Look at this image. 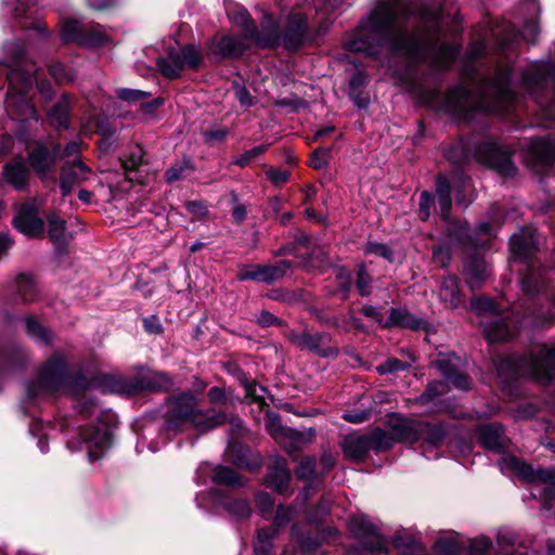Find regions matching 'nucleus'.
Returning a JSON list of instances; mask_svg holds the SVG:
<instances>
[{"mask_svg":"<svg viewBox=\"0 0 555 555\" xmlns=\"http://www.w3.org/2000/svg\"><path fill=\"white\" fill-rule=\"evenodd\" d=\"M365 436L369 439L370 450L382 451L391 446L390 437L382 429H375L372 434Z\"/></svg>","mask_w":555,"mask_h":555,"instance_id":"obj_45","label":"nucleus"},{"mask_svg":"<svg viewBox=\"0 0 555 555\" xmlns=\"http://www.w3.org/2000/svg\"><path fill=\"white\" fill-rule=\"evenodd\" d=\"M13 223L20 232L31 237L42 234L44 229L35 202L22 204L16 210Z\"/></svg>","mask_w":555,"mask_h":555,"instance_id":"obj_14","label":"nucleus"},{"mask_svg":"<svg viewBox=\"0 0 555 555\" xmlns=\"http://www.w3.org/2000/svg\"><path fill=\"white\" fill-rule=\"evenodd\" d=\"M406 367H408L406 363H403V362L399 361L398 359L391 358V359H388L387 361H385L384 363L379 364L376 367V371L379 374H390V373H393L397 371L405 370Z\"/></svg>","mask_w":555,"mask_h":555,"instance_id":"obj_60","label":"nucleus"},{"mask_svg":"<svg viewBox=\"0 0 555 555\" xmlns=\"http://www.w3.org/2000/svg\"><path fill=\"white\" fill-rule=\"evenodd\" d=\"M477 160L500 175L509 177L516 171L511 152L496 141H486L476 150Z\"/></svg>","mask_w":555,"mask_h":555,"instance_id":"obj_10","label":"nucleus"},{"mask_svg":"<svg viewBox=\"0 0 555 555\" xmlns=\"http://www.w3.org/2000/svg\"><path fill=\"white\" fill-rule=\"evenodd\" d=\"M4 51L9 55V63L14 68L8 74L9 90L5 98V108L12 117L23 119L34 118L35 107L27 96V92L37 82L33 69H22L21 64L24 57V47L18 41H11L4 44Z\"/></svg>","mask_w":555,"mask_h":555,"instance_id":"obj_3","label":"nucleus"},{"mask_svg":"<svg viewBox=\"0 0 555 555\" xmlns=\"http://www.w3.org/2000/svg\"><path fill=\"white\" fill-rule=\"evenodd\" d=\"M364 251H365V254L378 255L385 259L391 258L390 248L387 245L380 244V243H373V242L367 243L364 248Z\"/></svg>","mask_w":555,"mask_h":555,"instance_id":"obj_63","label":"nucleus"},{"mask_svg":"<svg viewBox=\"0 0 555 555\" xmlns=\"http://www.w3.org/2000/svg\"><path fill=\"white\" fill-rule=\"evenodd\" d=\"M267 151V145H258L253 147L251 150L246 151L238 157H236L232 163L240 167L248 166L254 159L262 155Z\"/></svg>","mask_w":555,"mask_h":555,"instance_id":"obj_49","label":"nucleus"},{"mask_svg":"<svg viewBox=\"0 0 555 555\" xmlns=\"http://www.w3.org/2000/svg\"><path fill=\"white\" fill-rule=\"evenodd\" d=\"M427 428L428 424L404 418L393 426V433L401 441L415 442Z\"/></svg>","mask_w":555,"mask_h":555,"instance_id":"obj_28","label":"nucleus"},{"mask_svg":"<svg viewBox=\"0 0 555 555\" xmlns=\"http://www.w3.org/2000/svg\"><path fill=\"white\" fill-rule=\"evenodd\" d=\"M27 335L38 344H48L51 340V333L44 328L35 319L28 317L25 319Z\"/></svg>","mask_w":555,"mask_h":555,"instance_id":"obj_42","label":"nucleus"},{"mask_svg":"<svg viewBox=\"0 0 555 555\" xmlns=\"http://www.w3.org/2000/svg\"><path fill=\"white\" fill-rule=\"evenodd\" d=\"M178 53L180 54L183 62V68L186 66L195 68L201 63V55L196 48L193 46H185Z\"/></svg>","mask_w":555,"mask_h":555,"instance_id":"obj_48","label":"nucleus"},{"mask_svg":"<svg viewBox=\"0 0 555 555\" xmlns=\"http://www.w3.org/2000/svg\"><path fill=\"white\" fill-rule=\"evenodd\" d=\"M208 477L215 483L233 487L242 485L240 476L233 469L224 466L214 467L209 463H202L196 470V482L203 485Z\"/></svg>","mask_w":555,"mask_h":555,"instance_id":"obj_17","label":"nucleus"},{"mask_svg":"<svg viewBox=\"0 0 555 555\" xmlns=\"http://www.w3.org/2000/svg\"><path fill=\"white\" fill-rule=\"evenodd\" d=\"M371 283L372 279L366 273V269L364 264H361L358 270V278L356 281V286L361 296H369L371 294Z\"/></svg>","mask_w":555,"mask_h":555,"instance_id":"obj_50","label":"nucleus"},{"mask_svg":"<svg viewBox=\"0 0 555 555\" xmlns=\"http://www.w3.org/2000/svg\"><path fill=\"white\" fill-rule=\"evenodd\" d=\"M421 320L415 319L404 309H391L388 319L384 323V327L400 326L410 328H420Z\"/></svg>","mask_w":555,"mask_h":555,"instance_id":"obj_35","label":"nucleus"},{"mask_svg":"<svg viewBox=\"0 0 555 555\" xmlns=\"http://www.w3.org/2000/svg\"><path fill=\"white\" fill-rule=\"evenodd\" d=\"M511 79V70L501 68L491 81L481 86L478 94L473 93L467 86H457L448 92L446 107L451 113L465 117L475 111L507 114L515 101Z\"/></svg>","mask_w":555,"mask_h":555,"instance_id":"obj_2","label":"nucleus"},{"mask_svg":"<svg viewBox=\"0 0 555 555\" xmlns=\"http://www.w3.org/2000/svg\"><path fill=\"white\" fill-rule=\"evenodd\" d=\"M520 35L527 42L534 43L539 35L538 22L534 18L526 21Z\"/></svg>","mask_w":555,"mask_h":555,"instance_id":"obj_56","label":"nucleus"},{"mask_svg":"<svg viewBox=\"0 0 555 555\" xmlns=\"http://www.w3.org/2000/svg\"><path fill=\"white\" fill-rule=\"evenodd\" d=\"M117 96L126 102H138L150 95V93L138 90V89H128V88H119L116 90Z\"/></svg>","mask_w":555,"mask_h":555,"instance_id":"obj_54","label":"nucleus"},{"mask_svg":"<svg viewBox=\"0 0 555 555\" xmlns=\"http://www.w3.org/2000/svg\"><path fill=\"white\" fill-rule=\"evenodd\" d=\"M3 176L5 181L15 190L22 191L28 185L29 172L22 158L7 164Z\"/></svg>","mask_w":555,"mask_h":555,"instance_id":"obj_26","label":"nucleus"},{"mask_svg":"<svg viewBox=\"0 0 555 555\" xmlns=\"http://www.w3.org/2000/svg\"><path fill=\"white\" fill-rule=\"evenodd\" d=\"M225 422L223 413L198 408V399L191 392H181L167 399L166 427L170 430L191 426L198 433L214 429Z\"/></svg>","mask_w":555,"mask_h":555,"instance_id":"obj_4","label":"nucleus"},{"mask_svg":"<svg viewBox=\"0 0 555 555\" xmlns=\"http://www.w3.org/2000/svg\"><path fill=\"white\" fill-rule=\"evenodd\" d=\"M537 231L530 227L522 228L519 233L513 234L509 240L511 251L519 259L527 258L537 249Z\"/></svg>","mask_w":555,"mask_h":555,"instance_id":"obj_20","label":"nucleus"},{"mask_svg":"<svg viewBox=\"0 0 555 555\" xmlns=\"http://www.w3.org/2000/svg\"><path fill=\"white\" fill-rule=\"evenodd\" d=\"M262 266H243L238 271L240 281L261 282Z\"/></svg>","mask_w":555,"mask_h":555,"instance_id":"obj_53","label":"nucleus"},{"mask_svg":"<svg viewBox=\"0 0 555 555\" xmlns=\"http://www.w3.org/2000/svg\"><path fill=\"white\" fill-rule=\"evenodd\" d=\"M478 437L487 449L500 451L504 447L503 428L500 424H486L478 428Z\"/></svg>","mask_w":555,"mask_h":555,"instance_id":"obj_29","label":"nucleus"},{"mask_svg":"<svg viewBox=\"0 0 555 555\" xmlns=\"http://www.w3.org/2000/svg\"><path fill=\"white\" fill-rule=\"evenodd\" d=\"M371 413V409L360 411H348L343 414V418L352 424H361L369 420Z\"/></svg>","mask_w":555,"mask_h":555,"instance_id":"obj_61","label":"nucleus"},{"mask_svg":"<svg viewBox=\"0 0 555 555\" xmlns=\"http://www.w3.org/2000/svg\"><path fill=\"white\" fill-rule=\"evenodd\" d=\"M79 438L80 448L87 450L90 461H95L111 447L112 431L106 423L100 421L96 425L82 427Z\"/></svg>","mask_w":555,"mask_h":555,"instance_id":"obj_12","label":"nucleus"},{"mask_svg":"<svg viewBox=\"0 0 555 555\" xmlns=\"http://www.w3.org/2000/svg\"><path fill=\"white\" fill-rule=\"evenodd\" d=\"M439 298L446 307L455 309L464 302V296L459 287V280L455 276L443 279L439 288Z\"/></svg>","mask_w":555,"mask_h":555,"instance_id":"obj_27","label":"nucleus"},{"mask_svg":"<svg viewBox=\"0 0 555 555\" xmlns=\"http://www.w3.org/2000/svg\"><path fill=\"white\" fill-rule=\"evenodd\" d=\"M192 170V164L189 159H183L180 163L172 165L166 171V180L168 182H175L183 179Z\"/></svg>","mask_w":555,"mask_h":555,"instance_id":"obj_44","label":"nucleus"},{"mask_svg":"<svg viewBox=\"0 0 555 555\" xmlns=\"http://www.w3.org/2000/svg\"><path fill=\"white\" fill-rule=\"evenodd\" d=\"M67 377V366L62 354L56 353L41 367L38 379L27 386L26 400L59 390Z\"/></svg>","mask_w":555,"mask_h":555,"instance_id":"obj_8","label":"nucleus"},{"mask_svg":"<svg viewBox=\"0 0 555 555\" xmlns=\"http://www.w3.org/2000/svg\"><path fill=\"white\" fill-rule=\"evenodd\" d=\"M330 158V150L317 149L311 156L310 164L313 168L320 169L324 167Z\"/></svg>","mask_w":555,"mask_h":555,"instance_id":"obj_62","label":"nucleus"},{"mask_svg":"<svg viewBox=\"0 0 555 555\" xmlns=\"http://www.w3.org/2000/svg\"><path fill=\"white\" fill-rule=\"evenodd\" d=\"M472 310L478 315L487 318L481 321L485 334L489 341H505L514 336L516 322L509 320V314L501 317L495 302L488 297H476L472 300Z\"/></svg>","mask_w":555,"mask_h":555,"instance_id":"obj_6","label":"nucleus"},{"mask_svg":"<svg viewBox=\"0 0 555 555\" xmlns=\"http://www.w3.org/2000/svg\"><path fill=\"white\" fill-rule=\"evenodd\" d=\"M50 74L57 83H65L74 79L72 72L60 63L50 66Z\"/></svg>","mask_w":555,"mask_h":555,"instance_id":"obj_55","label":"nucleus"},{"mask_svg":"<svg viewBox=\"0 0 555 555\" xmlns=\"http://www.w3.org/2000/svg\"><path fill=\"white\" fill-rule=\"evenodd\" d=\"M157 66L163 76L175 79L181 75L183 70V62L179 53L169 52L166 56H162L157 61Z\"/></svg>","mask_w":555,"mask_h":555,"instance_id":"obj_32","label":"nucleus"},{"mask_svg":"<svg viewBox=\"0 0 555 555\" xmlns=\"http://www.w3.org/2000/svg\"><path fill=\"white\" fill-rule=\"evenodd\" d=\"M349 529L352 534L362 540L363 547L369 550L371 553H382L387 550V539L384 537L380 529L374 525L367 516H352L349 519Z\"/></svg>","mask_w":555,"mask_h":555,"instance_id":"obj_11","label":"nucleus"},{"mask_svg":"<svg viewBox=\"0 0 555 555\" xmlns=\"http://www.w3.org/2000/svg\"><path fill=\"white\" fill-rule=\"evenodd\" d=\"M308 39L307 17L299 12L292 13L288 16L285 31L283 35V44L287 50H296Z\"/></svg>","mask_w":555,"mask_h":555,"instance_id":"obj_16","label":"nucleus"},{"mask_svg":"<svg viewBox=\"0 0 555 555\" xmlns=\"http://www.w3.org/2000/svg\"><path fill=\"white\" fill-rule=\"evenodd\" d=\"M268 430L274 439H281L283 437L289 438L293 442L299 443L302 440V435L296 430L291 428H285L282 426L279 417L276 415H272L269 418Z\"/></svg>","mask_w":555,"mask_h":555,"instance_id":"obj_38","label":"nucleus"},{"mask_svg":"<svg viewBox=\"0 0 555 555\" xmlns=\"http://www.w3.org/2000/svg\"><path fill=\"white\" fill-rule=\"evenodd\" d=\"M447 392V385L443 382L436 380L428 384L425 392L417 399L422 404L431 401L435 397L441 396Z\"/></svg>","mask_w":555,"mask_h":555,"instance_id":"obj_47","label":"nucleus"},{"mask_svg":"<svg viewBox=\"0 0 555 555\" xmlns=\"http://www.w3.org/2000/svg\"><path fill=\"white\" fill-rule=\"evenodd\" d=\"M227 456L230 461H232L237 467L246 468V469H255L259 466V461L254 460L250 461L248 459V450L238 446L237 443L231 441L227 448Z\"/></svg>","mask_w":555,"mask_h":555,"instance_id":"obj_33","label":"nucleus"},{"mask_svg":"<svg viewBox=\"0 0 555 555\" xmlns=\"http://www.w3.org/2000/svg\"><path fill=\"white\" fill-rule=\"evenodd\" d=\"M315 459L305 457L297 466L295 474L299 479L308 480L314 474Z\"/></svg>","mask_w":555,"mask_h":555,"instance_id":"obj_51","label":"nucleus"},{"mask_svg":"<svg viewBox=\"0 0 555 555\" xmlns=\"http://www.w3.org/2000/svg\"><path fill=\"white\" fill-rule=\"evenodd\" d=\"M90 169L79 158L66 163L62 168L60 188L62 195L67 196L75 185L88 179Z\"/></svg>","mask_w":555,"mask_h":555,"instance_id":"obj_19","label":"nucleus"},{"mask_svg":"<svg viewBox=\"0 0 555 555\" xmlns=\"http://www.w3.org/2000/svg\"><path fill=\"white\" fill-rule=\"evenodd\" d=\"M524 157L531 165L547 166L555 159V138H530L521 143Z\"/></svg>","mask_w":555,"mask_h":555,"instance_id":"obj_13","label":"nucleus"},{"mask_svg":"<svg viewBox=\"0 0 555 555\" xmlns=\"http://www.w3.org/2000/svg\"><path fill=\"white\" fill-rule=\"evenodd\" d=\"M344 453L354 461H362L370 451L369 439L365 435H350L344 440Z\"/></svg>","mask_w":555,"mask_h":555,"instance_id":"obj_30","label":"nucleus"},{"mask_svg":"<svg viewBox=\"0 0 555 555\" xmlns=\"http://www.w3.org/2000/svg\"><path fill=\"white\" fill-rule=\"evenodd\" d=\"M246 397L251 401L262 403L264 401L266 388L253 382L244 383Z\"/></svg>","mask_w":555,"mask_h":555,"instance_id":"obj_52","label":"nucleus"},{"mask_svg":"<svg viewBox=\"0 0 555 555\" xmlns=\"http://www.w3.org/2000/svg\"><path fill=\"white\" fill-rule=\"evenodd\" d=\"M491 546V541L486 537H479L470 541V555H486Z\"/></svg>","mask_w":555,"mask_h":555,"instance_id":"obj_59","label":"nucleus"},{"mask_svg":"<svg viewBox=\"0 0 555 555\" xmlns=\"http://www.w3.org/2000/svg\"><path fill=\"white\" fill-rule=\"evenodd\" d=\"M228 16L233 24L241 26L245 35L258 48H275L281 42V33L279 23L272 14H264L261 23V30L258 31L248 12L244 8L228 10Z\"/></svg>","mask_w":555,"mask_h":555,"instance_id":"obj_7","label":"nucleus"},{"mask_svg":"<svg viewBox=\"0 0 555 555\" xmlns=\"http://www.w3.org/2000/svg\"><path fill=\"white\" fill-rule=\"evenodd\" d=\"M289 480L291 473L286 460L281 456H274L268 473L269 486L282 493L287 489Z\"/></svg>","mask_w":555,"mask_h":555,"instance_id":"obj_22","label":"nucleus"},{"mask_svg":"<svg viewBox=\"0 0 555 555\" xmlns=\"http://www.w3.org/2000/svg\"><path fill=\"white\" fill-rule=\"evenodd\" d=\"M496 371L503 382L528 375L537 383L548 384L555 377V344L543 346L537 353L526 357H504L499 360Z\"/></svg>","mask_w":555,"mask_h":555,"instance_id":"obj_5","label":"nucleus"},{"mask_svg":"<svg viewBox=\"0 0 555 555\" xmlns=\"http://www.w3.org/2000/svg\"><path fill=\"white\" fill-rule=\"evenodd\" d=\"M61 36L65 42H78L87 46H101L105 41L100 31H93L90 36H87L85 26L75 18L63 21Z\"/></svg>","mask_w":555,"mask_h":555,"instance_id":"obj_15","label":"nucleus"},{"mask_svg":"<svg viewBox=\"0 0 555 555\" xmlns=\"http://www.w3.org/2000/svg\"><path fill=\"white\" fill-rule=\"evenodd\" d=\"M434 547L441 555H459L461 550L460 543L454 537L440 538Z\"/></svg>","mask_w":555,"mask_h":555,"instance_id":"obj_43","label":"nucleus"},{"mask_svg":"<svg viewBox=\"0 0 555 555\" xmlns=\"http://www.w3.org/2000/svg\"><path fill=\"white\" fill-rule=\"evenodd\" d=\"M275 535L274 529H259L254 544L255 555H269L272 550V539Z\"/></svg>","mask_w":555,"mask_h":555,"instance_id":"obj_41","label":"nucleus"},{"mask_svg":"<svg viewBox=\"0 0 555 555\" xmlns=\"http://www.w3.org/2000/svg\"><path fill=\"white\" fill-rule=\"evenodd\" d=\"M291 267L292 263L288 260H281L274 264L262 266L261 282L270 284L282 279Z\"/></svg>","mask_w":555,"mask_h":555,"instance_id":"obj_39","label":"nucleus"},{"mask_svg":"<svg viewBox=\"0 0 555 555\" xmlns=\"http://www.w3.org/2000/svg\"><path fill=\"white\" fill-rule=\"evenodd\" d=\"M502 470H513L529 482L543 481V508L551 509V501L555 500V469L534 470L530 465L514 456H504L500 461Z\"/></svg>","mask_w":555,"mask_h":555,"instance_id":"obj_9","label":"nucleus"},{"mask_svg":"<svg viewBox=\"0 0 555 555\" xmlns=\"http://www.w3.org/2000/svg\"><path fill=\"white\" fill-rule=\"evenodd\" d=\"M436 193L442 219H448L451 209V184L444 176L437 177Z\"/></svg>","mask_w":555,"mask_h":555,"instance_id":"obj_36","label":"nucleus"},{"mask_svg":"<svg viewBox=\"0 0 555 555\" xmlns=\"http://www.w3.org/2000/svg\"><path fill=\"white\" fill-rule=\"evenodd\" d=\"M434 202H435V198L430 192H428V191L422 192L421 197H420V216H421L422 220H427L429 218L430 209H431V206L434 205Z\"/></svg>","mask_w":555,"mask_h":555,"instance_id":"obj_58","label":"nucleus"},{"mask_svg":"<svg viewBox=\"0 0 555 555\" xmlns=\"http://www.w3.org/2000/svg\"><path fill=\"white\" fill-rule=\"evenodd\" d=\"M464 272L467 283L473 289L479 287L490 274L485 259L478 256L466 260Z\"/></svg>","mask_w":555,"mask_h":555,"instance_id":"obj_25","label":"nucleus"},{"mask_svg":"<svg viewBox=\"0 0 555 555\" xmlns=\"http://www.w3.org/2000/svg\"><path fill=\"white\" fill-rule=\"evenodd\" d=\"M69 109L68 98L64 95L48 112V121L54 128H67L69 124Z\"/></svg>","mask_w":555,"mask_h":555,"instance_id":"obj_31","label":"nucleus"},{"mask_svg":"<svg viewBox=\"0 0 555 555\" xmlns=\"http://www.w3.org/2000/svg\"><path fill=\"white\" fill-rule=\"evenodd\" d=\"M173 386L171 378L162 372H153L144 376V387L151 390L169 391Z\"/></svg>","mask_w":555,"mask_h":555,"instance_id":"obj_40","label":"nucleus"},{"mask_svg":"<svg viewBox=\"0 0 555 555\" xmlns=\"http://www.w3.org/2000/svg\"><path fill=\"white\" fill-rule=\"evenodd\" d=\"M436 366L440 370L446 380L451 383L455 388L468 390L470 380L461 372V359L454 354L436 361Z\"/></svg>","mask_w":555,"mask_h":555,"instance_id":"obj_18","label":"nucleus"},{"mask_svg":"<svg viewBox=\"0 0 555 555\" xmlns=\"http://www.w3.org/2000/svg\"><path fill=\"white\" fill-rule=\"evenodd\" d=\"M142 150L137 147L126 159L122 160V166L125 170L131 171L135 170L142 162Z\"/></svg>","mask_w":555,"mask_h":555,"instance_id":"obj_64","label":"nucleus"},{"mask_svg":"<svg viewBox=\"0 0 555 555\" xmlns=\"http://www.w3.org/2000/svg\"><path fill=\"white\" fill-rule=\"evenodd\" d=\"M387 39L393 54L410 63L404 74L393 70L402 85L412 78L411 66L426 64L438 70L450 67L460 49L444 41L441 18L428 10H414L400 0H387L378 4L360 26L349 35L344 46L351 52L376 56Z\"/></svg>","mask_w":555,"mask_h":555,"instance_id":"obj_1","label":"nucleus"},{"mask_svg":"<svg viewBox=\"0 0 555 555\" xmlns=\"http://www.w3.org/2000/svg\"><path fill=\"white\" fill-rule=\"evenodd\" d=\"M49 236L56 245H66L73 236L67 232L65 221L60 219L55 214L48 217Z\"/></svg>","mask_w":555,"mask_h":555,"instance_id":"obj_34","label":"nucleus"},{"mask_svg":"<svg viewBox=\"0 0 555 555\" xmlns=\"http://www.w3.org/2000/svg\"><path fill=\"white\" fill-rule=\"evenodd\" d=\"M255 43L248 38V35L223 36L217 46V52L222 56L236 57L242 55L247 49Z\"/></svg>","mask_w":555,"mask_h":555,"instance_id":"obj_23","label":"nucleus"},{"mask_svg":"<svg viewBox=\"0 0 555 555\" xmlns=\"http://www.w3.org/2000/svg\"><path fill=\"white\" fill-rule=\"evenodd\" d=\"M551 65L548 63L539 62L531 65V67L524 74L525 85L535 92V89L545 88L550 81H554L555 77L550 72Z\"/></svg>","mask_w":555,"mask_h":555,"instance_id":"obj_21","label":"nucleus"},{"mask_svg":"<svg viewBox=\"0 0 555 555\" xmlns=\"http://www.w3.org/2000/svg\"><path fill=\"white\" fill-rule=\"evenodd\" d=\"M293 517V509L291 507L280 506L276 511L273 526L271 529H274L278 533V530L284 526H286Z\"/></svg>","mask_w":555,"mask_h":555,"instance_id":"obj_57","label":"nucleus"},{"mask_svg":"<svg viewBox=\"0 0 555 555\" xmlns=\"http://www.w3.org/2000/svg\"><path fill=\"white\" fill-rule=\"evenodd\" d=\"M15 289L20 300L24 304L31 302L37 298V286L29 275H18L15 280Z\"/></svg>","mask_w":555,"mask_h":555,"instance_id":"obj_37","label":"nucleus"},{"mask_svg":"<svg viewBox=\"0 0 555 555\" xmlns=\"http://www.w3.org/2000/svg\"><path fill=\"white\" fill-rule=\"evenodd\" d=\"M59 153L60 146H55L53 152H50L39 145L29 154L28 159L33 169L42 177L53 167Z\"/></svg>","mask_w":555,"mask_h":555,"instance_id":"obj_24","label":"nucleus"},{"mask_svg":"<svg viewBox=\"0 0 555 555\" xmlns=\"http://www.w3.org/2000/svg\"><path fill=\"white\" fill-rule=\"evenodd\" d=\"M224 508L238 519L248 518L251 514L250 506L246 500H235L224 503Z\"/></svg>","mask_w":555,"mask_h":555,"instance_id":"obj_46","label":"nucleus"}]
</instances>
